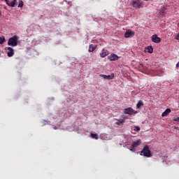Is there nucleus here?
Returning a JSON list of instances; mask_svg holds the SVG:
<instances>
[{"mask_svg": "<svg viewBox=\"0 0 179 179\" xmlns=\"http://www.w3.org/2000/svg\"><path fill=\"white\" fill-rule=\"evenodd\" d=\"M140 155L141 156H144V157H152L153 156L152 151H150L148 145L143 147V150L141 151Z\"/></svg>", "mask_w": 179, "mask_h": 179, "instance_id": "1", "label": "nucleus"}, {"mask_svg": "<svg viewBox=\"0 0 179 179\" xmlns=\"http://www.w3.org/2000/svg\"><path fill=\"white\" fill-rule=\"evenodd\" d=\"M17 40H19V37L15 35L14 36L8 39V45H12V47H16L17 45Z\"/></svg>", "mask_w": 179, "mask_h": 179, "instance_id": "2", "label": "nucleus"}, {"mask_svg": "<svg viewBox=\"0 0 179 179\" xmlns=\"http://www.w3.org/2000/svg\"><path fill=\"white\" fill-rule=\"evenodd\" d=\"M123 113L124 114H127V115H135V114L138 113L136 110H134V108L131 107L124 108L123 110Z\"/></svg>", "mask_w": 179, "mask_h": 179, "instance_id": "3", "label": "nucleus"}, {"mask_svg": "<svg viewBox=\"0 0 179 179\" xmlns=\"http://www.w3.org/2000/svg\"><path fill=\"white\" fill-rule=\"evenodd\" d=\"M142 143V141L141 139H138L136 141H134L133 143L130 146L131 152H135V149L138 148Z\"/></svg>", "mask_w": 179, "mask_h": 179, "instance_id": "4", "label": "nucleus"}, {"mask_svg": "<svg viewBox=\"0 0 179 179\" xmlns=\"http://www.w3.org/2000/svg\"><path fill=\"white\" fill-rule=\"evenodd\" d=\"M132 6L136 9H141V8H143V3L141 0H135L132 1Z\"/></svg>", "mask_w": 179, "mask_h": 179, "instance_id": "5", "label": "nucleus"}, {"mask_svg": "<svg viewBox=\"0 0 179 179\" xmlns=\"http://www.w3.org/2000/svg\"><path fill=\"white\" fill-rule=\"evenodd\" d=\"M134 36H135V31L131 29L127 30L124 34L125 38H129L134 37Z\"/></svg>", "mask_w": 179, "mask_h": 179, "instance_id": "6", "label": "nucleus"}, {"mask_svg": "<svg viewBox=\"0 0 179 179\" xmlns=\"http://www.w3.org/2000/svg\"><path fill=\"white\" fill-rule=\"evenodd\" d=\"M152 43L159 44V43L162 42V39L159 37H158L157 34H154L152 36Z\"/></svg>", "mask_w": 179, "mask_h": 179, "instance_id": "7", "label": "nucleus"}, {"mask_svg": "<svg viewBox=\"0 0 179 179\" xmlns=\"http://www.w3.org/2000/svg\"><path fill=\"white\" fill-rule=\"evenodd\" d=\"M99 76L103 78V79H107L108 80H111L114 79V73H111L110 75L106 76L104 74H100Z\"/></svg>", "mask_w": 179, "mask_h": 179, "instance_id": "8", "label": "nucleus"}, {"mask_svg": "<svg viewBox=\"0 0 179 179\" xmlns=\"http://www.w3.org/2000/svg\"><path fill=\"white\" fill-rule=\"evenodd\" d=\"M108 59H109V61H117V59H120V57H118V55H117L116 54L113 53L108 57Z\"/></svg>", "mask_w": 179, "mask_h": 179, "instance_id": "9", "label": "nucleus"}, {"mask_svg": "<svg viewBox=\"0 0 179 179\" xmlns=\"http://www.w3.org/2000/svg\"><path fill=\"white\" fill-rule=\"evenodd\" d=\"M109 52L108 50L106 49H102L101 52L100 53L101 58H106L107 55H108Z\"/></svg>", "mask_w": 179, "mask_h": 179, "instance_id": "10", "label": "nucleus"}, {"mask_svg": "<svg viewBox=\"0 0 179 179\" xmlns=\"http://www.w3.org/2000/svg\"><path fill=\"white\" fill-rule=\"evenodd\" d=\"M7 50H8V57H13V55H15V50H13V48L8 47L7 48Z\"/></svg>", "mask_w": 179, "mask_h": 179, "instance_id": "11", "label": "nucleus"}, {"mask_svg": "<svg viewBox=\"0 0 179 179\" xmlns=\"http://www.w3.org/2000/svg\"><path fill=\"white\" fill-rule=\"evenodd\" d=\"M17 0H13V1H11L10 3L7 2V5L8 6H11V8H15V5H17Z\"/></svg>", "mask_w": 179, "mask_h": 179, "instance_id": "12", "label": "nucleus"}, {"mask_svg": "<svg viewBox=\"0 0 179 179\" xmlns=\"http://www.w3.org/2000/svg\"><path fill=\"white\" fill-rule=\"evenodd\" d=\"M170 113H171V109L166 108V110L164 113H162V117H167V115L170 114Z\"/></svg>", "mask_w": 179, "mask_h": 179, "instance_id": "13", "label": "nucleus"}, {"mask_svg": "<svg viewBox=\"0 0 179 179\" xmlns=\"http://www.w3.org/2000/svg\"><path fill=\"white\" fill-rule=\"evenodd\" d=\"M159 16H166V8L163 7L159 13Z\"/></svg>", "mask_w": 179, "mask_h": 179, "instance_id": "14", "label": "nucleus"}, {"mask_svg": "<svg viewBox=\"0 0 179 179\" xmlns=\"http://www.w3.org/2000/svg\"><path fill=\"white\" fill-rule=\"evenodd\" d=\"M96 47H97L96 45H94L93 44L90 45L89 49H88L89 52H93V51L96 50Z\"/></svg>", "mask_w": 179, "mask_h": 179, "instance_id": "15", "label": "nucleus"}, {"mask_svg": "<svg viewBox=\"0 0 179 179\" xmlns=\"http://www.w3.org/2000/svg\"><path fill=\"white\" fill-rule=\"evenodd\" d=\"M125 124V120L124 119H119L115 122L116 125H124Z\"/></svg>", "mask_w": 179, "mask_h": 179, "instance_id": "16", "label": "nucleus"}, {"mask_svg": "<svg viewBox=\"0 0 179 179\" xmlns=\"http://www.w3.org/2000/svg\"><path fill=\"white\" fill-rule=\"evenodd\" d=\"M145 52H149L150 54H152V52H153V48L152 46H148L145 48Z\"/></svg>", "mask_w": 179, "mask_h": 179, "instance_id": "17", "label": "nucleus"}, {"mask_svg": "<svg viewBox=\"0 0 179 179\" xmlns=\"http://www.w3.org/2000/svg\"><path fill=\"white\" fill-rule=\"evenodd\" d=\"M143 106V101H139L138 103L136 104V108L141 109L142 106Z\"/></svg>", "mask_w": 179, "mask_h": 179, "instance_id": "18", "label": "nucleus"}, {"mask_svg": "<svg viewBox=\"0 0 179 179\" xmlns=\"http://www.w3.org/2000/svg\"><path fill=\"white\" fill-rule=\"evenodd\" d=\"M91 138H92V139H99V135L97 134H93L92 133L91 134Z\"/></svg>", "mask_w": 179, "mask_h": 179, "instance_id": "19", "label": "nucleus"}, {"mask_svg": "<svg viewBox=\"0 0 179 179\" xmlns=\"http://www.w3.org/2000/svg\"><path fill=\"white\" fill-rule=\"evenodd\" d=\"M6 41V40L5 39V37H0V44H3Z\"/></svg>", "mask_w": 179, "mask_h": 179, "instance_id": "20", "label": "nucleus"}, {"mask_svg": "<svg viewBox=\"0 0 179 179\" xmlns=\"http://www.w3.org/2000/svg\"><path fill=\"white\" fill-rule=\"evenodd\" d=\"M134 131H135V132H138V131H141V127L136 126L134 127Z\"/></svg>", "mask_w": 179, "mask_h": 179, "instance_id": "21", "label": "nucleus"}, {"mask_svg": "<svg viewBox=\"0 0 179 179\" xmlns=\"http://www.w3.org/2000/svg\"><path fill=\"white\" fill-rule=\"evenodd\" d=\"M18 8H23V1L20 0L19 1Z\"/></svg>", "mask_w": 179, "mask_h": 179, "instance_id": "22", "label": "nucleus"}, {"mask_svg": "<svg viewBox=\"0 0 179 179\" xmlns=\"http://www.w3.org/2000/svg\"><path fill=\"white\" fill-rule=\"evenodd\" d=\"M176 40H179V34L176 36Z\"/></svg>", "mask_w": 179, "mask_h": 179, "instance_id": "23", "label": "nucleus"}, {"mask_svg": "<svg viewBox=\"0 0 179 179\" xmlns=\"http://www.w3.org/2000/svg\"><path fill=\"white\" fill-rule=\"evenodd\" d=\"M176 68H179V62L176 64Z\"/></svg>", "mask_w": 179, "mask_h": 179, "instance_id": "24", "label": "nucleus"}, {"mask_svg": "<svg viewBox=\"0 0 179 179\" xmlns=\"http://www.w3.org/2000/svg\"><path fill=\"white\" fill-rule=\"evenodd\" d=\"M1 12H0V16H1Z\"/></svg>", "mask_w": 179, "mask_h": 179, "instance_id": "25", "label": "nucleus"}, {"mask_svg": "<svg viewBox=\"0 0 179 179\" xmlns=\"http://www.w3.org/2000/svg\"><path fill=\"white\" fill-rule=\"evenodd\" d=\"M144 1H149V0H144Z\"/></svg>", "mask_w": 179, "mask_h": 179, "instance_id": "26", "label": "nucleus"}]
</instances>
